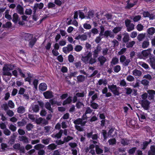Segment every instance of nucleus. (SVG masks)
<instances>
[{
    "label": "nucleus",
    "mask_w": 155,
    "mask_h": 155,
    "mask_svg": "<svg viewBox=\"0 0 155 155\" xmlns=\"http://www.w3.org/2000/svg\"><path fill=\"white\" fill-rule=\"evenodd\" d=\"M15 67V64H8L5 65L2 69L3 75L11 77L12 74L9 71L13 70Z\"/></svg>",
    "instance_id": "nucleus-1"
},
{
    "label": "nucleus",
    "mask_w": 155,
    "mask_h": 155,
    "mask_svg": "<svg viewBox=\"0 0 155 155\" xmlns=\"http://www.w3.org/2000/svg\"><path fill=\"white\" fill-rule=\"evenodd\" d=\"M108 89L110 90L114 96H118L120 95L119 87H117L116 85L113 84L111 85H108Z\"/></svg>",
    "instance_id": "nucleus-2"
},
{
    "label": "nucleus",
    "mask_w": 155,
    "mask_h": 155,
    "mask_svg": "<svg viewBox=\"0 0 155 155\" xmlns=\"http://www.w3.org/2000/svg\"><path fill=\"white\" fill-rule=\"evenodd\" d=\"M148 61L151 68L155 70V56L153 55H150Z\"/></svg>",
    "instance_id": "nucleus-3"
},
{
    "label": "nucleus",
    "mask_w": 155,
    "mask_h": 155,
    "mask_svg": "<svg viewBox=\"0 0 155 155\" xmlns=\"http://www.w3.org/2000/svg\"><path fill=\"white\" fill-rule=\"evenodd\" d=\"M141 105L142 107H143L145 110H148L149 109L150 107V102L147 100H141Z\"/></svg>",
    "instance_id": "nucleus-4"
},
{
    "label": "nucleus",
    "mask_w": 155,
    "mask_h": 155,
    "mask_svg": "<svg viewBox=\"0 0 155 155\" xmlns=\"http://www.w3.org/2000/svg\"><path fill=\"white\" fill-rule=\"evenodd\" d=\"M73 48L72 45L69 44L67 47H64L62 48L63 51L65 54H67L73 50Z\"/></svg>",
    "instance_id": "nucleus-5"
},
{
    "label": "nucleus",
    "mask_w": 155,
    "mask_h": 155,
    "mask_svg": "<svg viewBox=\"0 0 155 155\" xmlns=\"http://www.w3.org/2000/svg\"><path fill=\"white\" fill-rule=\"evenodd\" d=\"M120 62L121 63L124 62V64L125 66H127L130 61V59H126V58L125 56L124 55H121L120 58Z\"/></svg>",
    "instance_id": "nucleus-6"
},
{
    "label": "nucleus",
    "mask_w": 155,
    "mask_h": 155,
    "mask_svg": "<svg viewBox=\"0 0 155 155\" xmlns=\"http://www.w3.org/2000/svg\"><path fill=\"white\" fill-rule=\"evenodd\" d=\"M148 95V99L149 100H154L155 95V91L153 90H149L147 91Z\"/></svg>",
    "instance_id": "nucleus-7"
},
{
    "label": "nucleus",
    "mask_w": 155,
    "mask_h": 155,
    "mask_svg": "<svg viewBox=\"0 0 155 155\" xmlns=\"http://www.w3.org/2000/svg\"><path fill=\"white\" fill-rule=\"evenodd\" d=\"M142 14L144 17L149 18L150 20H153L155 18V15L154 14H150L148 11H143Z\"/></svg>",
    "instance_id": "nucleus-8"
},
{
    "label": "nucleus",
    "mask_w": 155,
    "mask_h": 155,
    "mask_svg": "<svg viewBox=\"0 0 155 155\" xmlns=\"http://www.w3.org/2000/svg\"><path fill=\"white\" fill-rule=\"evenodd\" d=\"M43 95L46 99H50L53 97V93L52 91H48L43 93Z\"/></svg>",
    "instance_id": "nucleus-9"
},
{
    "label": "nucleus",
    "mask_w": 155,
    "mask_h": 155,
    "mask_svg": "<svg viewBox=\"0 0 155 155\" xmlns=\"http://www.w3.org/2000/svg\"><path fill=\"white\" fill-rule=\"evenodd\" d=\"M17 12L19 14L22 15L24 14V8L20 5H17L16 8Z\"/></svg>",
    "instance_id": "nucleus-10"
},
{
    "label": "nucleus",
    "mask_w": 155,
    "mask_h": 155,
    "mask_svg": "<svg viewBox=\"0 0 155 155\" xmlns=\"http://www.w3.org/2000/svg\"><path fill=\"white\" fill-rule=\"evenodd\" d=\"M87 36L85 34H79L78 36L75 38V39L79 40L80 39L81 41H85L87 39Z\"/></svg>",
    "instance_id": "nucleus-11"
},
{
    "label": "nucleus",
    "mask_w": 155,
    "mask_h": 155,
    "mask_svg": "<svg viewBox=\"0 0 155 155\" xmlns=\"http://www.w3.org/2000/svg\"><path fill=\"white\" fill-rule=\"evenodd\" d=\"M104 37L106 38L109 36L110 38H114V35L110 30H106L105 31L104 33Z\"/></svg>",
    "instance_id": "nucleus-12"
},
{
    "label": "nucleus",
    "mask_w": 155,
    "mask_h": 155,
    "mask_svg": "<svg viewBox=\"0 0 155 155\" xmlns=\"http://www.w3.org/2000/svg\"><path fill=\"white\" fill-rule=\"evenodd\" d=\"M101 47L97 46L96 47V48L93 51V56L94 58H97L98 56V54L101 51Z\"/></svg>",
    "instance_id": "nucleus-13"
},
{
    "label": "nucleus",
    "mask_w": 155,
    "mask_h": 155,
    "mask_svg": "<svg viewBox=\"0 0 155 155\" xmlns=\"http://www.w3.org/2000/svg\"><path fill=\"white\" fill-rule=\"evenodd\" d=\"M47 86L45 83H42L40 84L39 86V89L40 91H44L46 90Z\"/></svg>",
    "instance_id": "nucleus-14"
},
{
    "label": "nucleus",
    "mask_w": 155,
    "mask_h": 155,
    "mask_svg": "<svg viewBox=\"0 0 155 155\" xmlns=\"http://www.w3.org/2000/svg\"><path fill=\"white\" fill-rule=\"evenodd\" d=\"M19 20L20 18L18 15L17 13H14L12 16V21L15 24H16Z\"/></svg>",
    "instance_id": "nucleus-15"
},
{
    "label": "nucleus",
    "mask_w": 155,
    "mask_h": 155,
    "mask_svg": "<svg viewBox=\"0 0 155 155\" xmlns=\"http://www.w3.org/2000/svg\"><path fill=\"white\" fill-rule=\"evenodd\" d=\"M98 60L101 65H103L107 61V59L104 56H100L98 58Z\"/></svg>",
    "instance_id": "nucleus-16"
},
{
    "label": "nucleus",
    "mask_w": 155,
    "mask_h": 155,
    "mask_svg": "<svg viewBox=\"0 0 155 155\" xmlns=\"http://www.w3.org/2000/svg\"><path fill=\"white\" fill-rule=\"evenodd\" d=\"M37 39L36 38H32L29 41V44L28 45L29 46L31 47V48H32L34 45L35 44L36 41Z\"/></svg>",
    "instance_id": "nucleus-17"
},
{
    "label": "nucleus",
    "mask_w": 155,
    "mask_h": 155,
    "mask_svg": "<svg viewBox=\"0 0 155 155\" xmlns=\"http://www.w3.org/2000/svg\"><path fill=\"white\" fill-rule=\"evenodd\" d=\"M45 107L47 110H49L51 113L53 112V110L51 107V105L50 102H47L45 104Z\"/></svg>",
    "instance_id": "nucleus-18"
},
{
    "label": "nucleus",
    "mask_w": 155,
    "mask_h": 155,
    "mask_svg": "<svg viewBox=\"0 0 155 155\" xmlns=\"http://www.w3.org/2000/svg\"><path fill=\"white\" fill-rule=\"evenodd\" d=\"M72 101V97L70 96L63 101V105L64 106L67 104H70L71 103Z\"/></svg>",
    "instance_id": "nucleus-19"
},
{
    "label": "nucleus",
    "mask_w": 155,
    "mask_h": 155,
    "mask_svg": "<svg viewBox=\"0 0 155 155\" xmlns=\"http://www.w3.org/2000/svg\"><path fill=\"white\" fill-rule=\"evenodd\" d=\"M147 34L150 35H152L155 33V28L153 27L148 28L147 30Z\"/></svg>",
    "instance_id": "nucleus-20"
},
{
    "label": "nucleus",
    "mask_w": 155,
    "mask_h": 155,
    "mask_svg": "<svg viewBox=\"0 0 155 155\" xmlns=\"http://www.w3.org/2000/svg\"><path fill=\"white\" fill-rule=\"evenodd\" d=\"M110 63V65L112 66L117 64L119 63V59L116 57H113Z\"/></svg>",
    "instance_id": "nucleus-21"
},
{
    "label": "nucleus",
    "mask_w": 155,
    "mask_h": 155,
    "mask_svg": "<svg viewBox=\"0 0 155 155\" xmlns=\"http://www.w3.org/2000/svg\"><path fill=\"white\" fill-rule=\"evenodd\" d=\"M129 142V140L127 138H122L120 140L121 144L124 146L128 145L130 143Z\"/></svg>",
    "instance_id": "nucleus-22"
},
{
    "label": "nucleus",
    "mask_w": 155,
    "mask_h": 155,
    "mask_svg": "<svg viewBox=\"0 0 155 155\" xmlns=\"http://www.w3.org/2000/svg\"><path fill=\"white\" fill-rule=\"evenodd\" d=\"M90 106L93 109L96 110L98 109L99 107V105L97 103L94 102H90Z\"/></svg>",
    "instance_id": "nucleus-23"
},
{
    "label": "nucleus",
    "mask_w": 155,
    "mask_h": 155,
    "mask_svg": "<svg viewBox=\"0 0 155 155\" xmlns=\"http://www.w3.org/2000/svg\"><path fill=\"white\" fill-rule=\"evenodd\" d=\"M133 74L135 76L140 77L141 76L142 72L140 70L136 69L133 71Z\"/></svg>",
    "instance_id": "nucleus-24"
},
{
    "label": "nucleus",
    "mask_w": 155,
    "mask_h": 155,
    "mask_svg": "<svg viewBox=\"0 0 155 155\" xmlns=\"http://www.w3.org/2000/svg\"><path fill=\"white\" fill-rule=\"evenodd\" d=\"M130 37L128 34H125L123 38L122 41L124 43H127L130 40Z\"/></svg>",
    "instance_id": "nucleus-25"
},
{
    "label": "nucleus",
    "mask_w": 155,
    "mask_h": 155,
    "mask_svg": "<svg viewBox=\"0 0 155 155\" xmlns=\"http://www.w3.org/2000/svg\"><path fill=\"white\" fill-rule=\"evenodd\" d=\"M95 151L97 154H100L103 153V150L99 147L98 145H96L95 146Z\"/></svg>",
    "instance_id": "nucleus-26"
},
{
    "label": "nucleus",
    "mask_w": 155,
    "mask_h": 155,
    "mask_svg": "<svg viewBox=\"0 0 155 155\" xmlns=\"http://www.w3.org/2000/svg\"><path fill=\"white\" fill-rule=\"evenodd\" d=\"M77 79L79 82H82L85 81V77L84 75H80L77 77Z\"/></svg>",
    "instance_id": "nucleus-27"
},
{
    "label": "nucleus",
    "mask_w": 155,
    "mask_h": 155,
    "mask_svg": "<svg viewBox=\"0 0 155 155\" xmlns=\"http://www.w3.org/2000/svg\"><path fill=\"white\" fill-rule=\"evenodd\" d=\"M141 54L144 57V58H148V56L150 55L149 52H147L146 50L143 51L141 52Z\"/></svg>",
    "instance_id": "nucleus-28"
},
{
    "label": "nucleus",
    "mask_w": 155,
    "mask_h": 155,
    "mask_svg": "<svg viewBox=\"0 0 155 155\" xmlns=\"http://www.w3.org/2000/svg\"><path fill=\"white\" fill-rule=\"evenodd\" d=\"M145 37V34H144L143 33H140L139 34L137 37V38L138 39V41L140 42V41H142L143 39Z\"/></svg>",
    "instance_id": "nucleus-29"
},
{
    "label": "nucleus",
    "mask_w": 155,
    "mask_h": 155,
    "mask_svg": "<svg viewBox=\"0 0 155 155\" xmlns=\"http://www.w3.org/2000/svg\"><path fill=\"white\" fill-rule=\"evenodd\" d=\"M20 140L22 141L24 143H28V138L26 136H21L19 137Z\"/></svg>",
    "instance_id": "nucleus-30"
},
{
    "label": "nucleus",
    "mask_w": 155,
    "mask_h": 155,
    "mask_svg": "<svg viewBox=\"0 0 155 155\" xmlns=\"http://www.w3.org/2000/svg\"><path fill=\"white\" fill-rule=\"evenodd\" d=\"M32 38H33V35L32 34L29 33H27L25 34V41H29Z\"/></svg>",
    "instance_id": "nucleus-31"
},
{
    "label": "nucleus",
    "mask_w": 155,
    "mask_h": 155,
    "mask_svg": "<svg viewBox=\"0 0 155 155\" xmlns=\"http://www.w3.org/2000/svg\"><path fill=\"white\" fill-rule=\"evenodd\" d=\"M57 145L54 143H51L48 146V149L51 150H54L57 148Z\"/></svg>",
    "instance_id": "nucleus-32"
},
{
    "label": "nucleus",
    "mask_w": 155,
    "mask_h": 155,
    "mask_svg": "<svg viewBox=\"0 0 155 155\" xmlns=\"http://www.w3.org/2000/svg\"><path fill=\"white\" fill-rule=\"evenodd\" d=\"M12 24L10 21L7 22L5 24L2 25V27L3 28H9L12 26Z\"/></svg>",
    "instance_id": "nucleus-33"
},
{
    "label": "nucleus",
    "mask_w": 155,
    "mask_h": 155,
    "mask_svg": "<svg viewBox=\"0 0 155 155\" xmlns=\"http://www.w3.org/2000/svg\"><path fill=\"white\" fill-rule=\"evenodd\" d=\"M17 112L19 114H23L25 112V108L23 106H20L17 109Z\"/></svg>",
    "instance_id": "nucleus-34"
},
{
    "label": "nucleus",
    "mask_w": 155,
    "mask_h": 155,
    "mask_svg": "<svg viewBox=\"0 0 155 155\" xmlns=\"http://www.w3.org/2000/svg\"><path fill=\"white\" fill-rule=\"evenodd\" d=\"M93 111V110L91 109L90 107H87L86 108V111L84 113V116L86 117L87 114H91Z\"/></svg>",
    "instance_id": "nucleus-35"
},
{
    "label": "nucleus",
    "mask_w": 155,
    "mask_h": 155,
    "mask_svg": "<svg viewBox=\"0 0 155 155\" xmlns=\"http://www.w3.org/2000/svg\"><path fill=\"white\" fill-rule=\"evenodd\" d=\"M149 42L147 41H144L142 43V47L143 48H147L149 46Z\"/></svg>",
    "instance_id": "nucleus-36"
},
{
    "label": "nucleus",
    "mask_w": 155,
    "mask_h": 155,
    "mask_svg": "<svg viewBox=\"0 0 155 155\" xmlns=\"http://www.w3.org/2000/svg\"><path fill=\"white\" fill-rule=\"evenodd\" d=\"M63 133V130L62 129L60 130L58 133L56 134L54 136V137L59 139L61 138Z\"/></svg>",
    "instance_id": "nucleus-37"
},
{
    "label": "nucleus",
    "mask_w": 155,
    "mask_h": 155,
    "mask_svg": "<svg viewBox=\"0 0 155 155\" xmlns=\"http://www.w3.org/2000/svg\"><path fill=\"white\" fill-rule=\"evenodd\" d=\"M135 41H131L129 42H128L126 43V47L128 48H132L135 44Z\"/></svg>",
    "instance_id": "nucleus-38"
},
{
    "label": "nucleus",
    "mask_w": 155,
    "mask_h": 155,
    "mask_svg": "<svg viewBox=\"0 0 155 155\" xmlns=\"http://www.w3.org/2000/svg\"><path fill=\"white\" fill-rule=\"evenodd\" d=\"M122 28L119 27H116L112 30L113 33L114 34H117L119 32L121 31Z\"/></svg>",
    "instance_id": "nucleus-39"
},
{
    "label": "nucleus",
    "mask_w": 155,
    "mask_h": 155,
    "mask_svg": "<svg viewBox=\"0 0 155 155\" xmlns=\"http://www.w3.org/2000/svg\"><path fill=\"white\" fill-rule=\"evenodd\" d=\"M108 142L110 145H114L116 144L117 141L116 139L114 138L108 140Z\"/></svg>",
    "instance_id": "nucleus-40"
},
{
    "label": "nucleus",
    "mask_w": 155,
    "mask_h": 155,
    "mask_svg": "<svg viewBox=\"0 0 155 155\" xmlns=\"http://www.w3.org/2000/svg\"><path fill=\"white\" fill-rule=\"evenodd\" d=\"M141 83L144 86L147 87L149 85V82L148 80L144 79L141 81Z\"/></svg>",
    "instance_id": "nucleus-41"
},
{
    "label": "nucleus",
    "mask_w": 155,
    "mask_h": 155,
    "mask_svg": "<svg viewBox=\"0 0 155 155\" xmlns=\"http://www.w3.org/2000/svg\"><path fill=\"white\" fill-rule=\"evenodd\" d=\"M124 89L126 91V94L127 95L130 94L133 92V90L130 87H125Z\"/></svg>",
    "instance_id": "nucleus-42"
},
{
    "label": "nucleus",
    "mask_w": 155,
    "mask_h": 155,
    "mask_svg": "<svg viewBox=\"0 0 155 155\" xmlns=\"http://www.w3.org/2000/svg\"><path fill=\"white\" fill-rule=\"evenodd\" d=\"M148 143L147 141H144L143 143L141 145V148L143 150H144L147 148L148 145Z\"/></svg>",
    "instance_id": "nucleus-43"
},
{
    "label": "nucleus",
    "mask_w": 155,
    "mask_h": 155,
    "mask_svg": "<svg viewBox=\"0 0 155 155\" xmlns=\"http://www.w3.org/2000/svg\"><path fill=\"white\" fill-rule=\"evenodd\" d=\"M45 146L41 144H38L34 146V148L36 150H39L40 149L44 148Z\"/></svg>",
    "instance_id": "nucleus-44"
},
{
    "label": "nucleus",
    "mask_w": 155,
    "mask_h": 155,
    "mask_svg": "<svg viewBox=\"0 0 155 155\" xmlns=\"http://www.w3.org/2000/svg\"><path fill=\"white\" fill-rule=\"evenodd\" d=\"M134 25L131 23L130 25L128 26L127 27V30L128 31L130 32L134 29Z\"/></svg>",
    "instance_id": "nucleus-45"
},
{
    "label": "nucleus",
    "mask_w": 155,
    "mask_h": 155,
    "mask_svg": "<svg viewBox=\"0 0 155 155\" xmlns=\"http://www.w3.org/2000/svg\"><path fill=\"white\" fill-rule=\"evenodd\" d=\"M82 121V119L80 118H78L75 120L74 122V123L76 125H79L81 124V123Z\"/></svg>",
    "instance_id": "nucleus-46"
},
{
    "label": "nucleus",
    "mask_w": 155,
    "mask_h": 155,
    "mask_svg": "<svg viewBox=\"0 0 155 155\" xmlns=\"http://www.w3.org/2000/svg\"><path fill=\"white\" fill-rule=\"evenodd\" d=\"M32 108L33 111L36 113L38 112L39 110V107L38 105H35L32 107Z\"/></svg>",
    "instance_id": "nucleus-47"
},
{
    "label": "nucleus",
    "mask_w": 155,
    "mask_h": 155,
    "mask_svg": "<svg viewBox=\"0 0 155 155\" xmlns=\"http://www.w3.org/2000/svg\"><path fill=\"white\" fill-rule=\"evenodd\" d=\"M114 71L116 73L118 72L121 70V67L119 65H117L114 68Z\"/></svg>",
    "instance_id": "nucleus-48"
},
{
    "label": "nucleus",
    "mask_w": 155,
    "mask_h": 155,
    "mask_svg": "<svg viewBox=\"0 0 155 155\" xmlns=\"http://www.w3.org/2000/svg\"><path fill=\"white\" fill-rule=\"evenodd\" d=\"M136 149V147H133L129 150L128 153L130 154H133L135 153Z\"/></svg>",
    "instance_id": "nucleus-49"
},
{
    "label": "nucleus",
    "mask_w": 155,
    "mask_h": 155,
    "mask_svg": "<svg viewBox=\"0 0 155 155\" xmlns=\"http://www.w3.org/2000/svg\"><path fill=\"white\" fill-rule=\"evenodd\" d=\"M81 60L85 64L88 63L90 58L87 57L86 56H82L81 57Z\"/></svg>",
    "instance_id": "nucleus-50"
},
{
    "label": "nucleus",
    "mask_w": 155,
    "mask_h": 155,
    "mask_svg": "<svg viewBox=\"0 0 155 155\" xmlns=\"http://www.w3.org/2000/svg\"><path fill=\"white\" fill-rule=\"evenodd\" d=\"M83 47L80 45H77L74 48V50L77 52H79L81 51Z\"/></svg>",
    "instance_id": "nucleus-51"
},
{
    "label": "nucleus",
    "mask_w": 155,
    "mask_h": 155,
    "mask_svg": "<svg viewBox=\"0 0 155 155\" xmlns=\"http://www.w3.org/2000/svg\"><path fill=\"white\" fill-rule=\"evenodd\" d=\"M72 137L70 136H68L67 137H64V139L65 142H68L69 141L73 139Z\"/></svg>",
    "instance_id": "nucleus-52"
},
{
    "label": "nucleus",
    "mask_w": 155,
    "mask_h": 155,
    "mask_svg": "<svg viewBox=\"0 0 155 155\" xmlns=\"http://www.w3.org/2000/svg\"><path fill=\"white\" fill-rule=\"evenodd\" d=\"M143 28V26L141 24H138L137 26V29L139 31H142Z\"/></svg>",
    "instance_id": "nucleus-53"
},
{
    "label": "nucleus",
    "mask_w": 155,
    "mask_h": 155,
    "mask_svg": "<svg viewBox=\"0 0 155 155\" xmlns=\"http://www.w3.org/2000/svg\"><path fill=\"white\" fill-rule=\"evenodd\" d=\"M33 127L32 124L29 123L27 125L26 128L28 131H30L33 128Z\"/></svg>",
    "instance_id": "nucleus-54"
},
{
    "label": "nucleus",
    "mask_w": 155,
    "mask_h": 155,
    "mask_svg": "<svg viewBox=\"0 0 155 155\" xmlns=\"http://www.w3.org/2000/svg\"><path fill=\"white\" fill-rule=\"evenodd\" d=\"M9 128L13 132H15L17 129V127L12 124L10 125Z\"/></svg>",
    "instance_id": "nucleus-55"
},
{
    "label": "nucleus",
    "mask_w": 155,
    "mask_h": 155,
    "mask_svg": "<svg viewBox=\"0 0 155 155\" xmlns=\"http://www.w3.org/2000/svg\"><path fill=\"white\" fill-rule=\"evenodd\" d=\"M50 139V138H48L46 139L42 140V142L45 144L47 145L49 144Z\"/></svg>",
    "instance_id": "nucleus-56"
},
{
    "label": "nucleus",
    "mask_w": 155,
    "mask_h": 155,
    "mask_svg": "<svg viewBox=\"0 0 155 155\" xmlns=\"http://www.w3.org/2000/svg\"><path fill=\"white\" fill-rule=\"evenodd\" d=\"M96 58H91L89 61V64H92L95 63L96 62Z\"/></svg>",
    "instance_id": "nucleus-57"
},
{
    "label": "nucleus",
    "mask_w": 155,
    "mask_h": 155,
    "mask_svg": "<svg viewBox=\"0 0 155 155\" xmlns=\"http://www.w3.org/2000/svg\"><path fill=\"white\" fill-rule=\"evenodd\" d=\"M5 18L8 19L9 20H10L12 19L11 16L8 14V12H7V11L5 12Z\"/></svg>",
    "instance_id": "nucleus-58"
},
{
    "label": "nucleus",
    "mask_w": 155,
    "mask_h": 155,
    "mask_svg": "<svg viewBox=\"0 0 155 155\" xmlns=\"http://www.w3.org/2000/svg\"><path fill=\"white\" fill-rule=\"evenodd\" d=\"M26 122L24 120H22L21 121H19L17 123L18 125L19 126L22 127L24 126L26 124Z\"/></svg>",
    "instance_id": "nucleus-59"
},
{
    "label": "nucleus",
    "mask_w": 155,
    "mask_h": 155,
    "mask_svg": "<svg viewBox=\"0 0 155 155\" xmlns=\"http://www.w3.org/2000/svg\"><path fill=\"white\" fill-rule=\"evenodd\" d=\"M25 89L23 87H20L18 91V94L23 95L25 92Z\"/></svg>",
    "instance_id": "nucleus-60"
},
{
    "label": "nucleus",
    "mask_w": 155,
    "mask_h": 155,
    "mask_svg": "<svg viewBox=\"0 0 155 155\" xmlns=\"http://www.w3.org/2000/svg\"><path fill=\"white\" fill-rule=\"evenodd\" d=\"M68 60L70 62H73L74 60V58L72 54H70L68 56Z\"/></svg>",
    "instance_id": "nucleus-61"
},
{
    "label": "nucleus",
    "mask_w": 155,
    "mask_h": 155,
    "mask_svg": "<svg viewBox=\"0 0 155 155\" xmlns=\"http://www.w3.org/2000/svg\"><path fill=\"white\" fill-rule=\"evenodd\" d=\"M84 28L86 29H90L91 28V26L90 24L85 23L83 25Z\"/></svg>",
    "instance_id": "nucleus-62"
},
{
    "label": "nucleus",
    "mask_w": 155,
    "mask_h": 155,
    "mask_svg": "<svg viewBox=\"0 0 155 155\" xmlns=\"http://www.w3.org/2000/svg\"><path fill=\"white\" fill-rule=\"evenodd\" d=\"M4 134L6 136H9L10 135L11 132L8 129H5L3 130Z\"/></svg>",
    "instance_id": "nucleus-63"
},
{
    "label": "nucleus",
    "mask_w": 155,
    "mask_h": 155,
    "mask_svg": "<svg viewBox=\"0 0 155 155\" xmlns=\"http://www.w3.org/2000/svg\"><path fill=\"white\" fill-rule=\"evenodd\" d=\"M78 12H79V16L80 18L81 19L84 18L85 17L84 13L83 12H81L80 10H79Z\"/></svg>",
    "instance_id": "nucleus-64"
}]
</instances>
